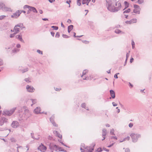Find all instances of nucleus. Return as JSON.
<instances>
[{
    "label": "nucleus",
    "instance_id": "f257e3e1",
    "mask_svg": "<svg viewBox=\"0 0 152 152\" xmlns=\"http://www.w3.org/2000/svg\"><path fill=\"white\" fill-rule=\"evenodd\" d=\"M115 5L116 7L112 6V7H109V11L112 12H115L120 10L121 7V4L120 2L118 1L116 3Z\"/></svg>",
    "mask_w": 152,
    "mask_h": 152
},
{
    "label": "nucleus",
    "instance_id": "f03ea898",
    "mask_svg": "<svg viewBox=\"0 0 152 152\" xmlns=\"http://www.w3.org/2000/svg\"><path fill=\"white\" fill-rule=\"evenodd\" d=\"M84 145L85 146V144H82L81 145V146L85 149V150H83V151H82V152H92L94 150L95 144L94 143H93L91 146L89 147L87 146L84 147Z\"/></svg>",
    "mask_w": 152,
    "mask_h": 152
},
{
    "label": "nucleus",
    "instance_id": "7ed1b4c3",
    "mask_svg": "<svg viewBox=\"0 0 152 152\" xmlns=\"http://www.w3.org/2000/svg\"><path fill=\"white\" fill-rule=\"evenodd\" d=\"M130 136L132 138V141L134 142H137L138 140V138L141 137L140 134L134 133H132L130 135Z\"/></svg>",
    "mask_w": 152,
    "mask_h": 152
},
{
    "label": "nucleus",
    "instance_id": "20e7f679",
    "mask_svg": "<svg viewBox=\"0 0 152 152\" xmlns=\"http://www.w3.org/2000/svg\"><path fill=\"white\" fill-rule=\"evenodd\" d=\"M16 109V107H14L10 110H6L4 112V115L5 114L8 116L11 115L14 112L15 110Z\"/></svg>",
    "mask_w": 152,
    "mask_h": 152
},
{
    "label": "nucleus",
    "instance_id": "39448f33",
    "mask_svg": "<svg viewBox=\"0 0 152 152\" xmlns=\"http://www.w3.org/2000/svg\"><path fill=\"white\" fill-rule=\"evenodd\" d=\"M22 34L20 33L19 34L15 36L16 39L23 43H24V41L22 39Z\"/></svg>",
    "mask_w": 152,
    "mask_h": 152
},
{
    "label": "nucleus",
    "instance_id": "423d86ee",
    "mask_svg": "<svg viewBox=\"0 0 152 152\" xmlns=\"http://www.w3.org/2000/svg\"><path fill=\"white\" fill-rule=\"evenodd\" d=\"M26 88L27 91L29 92H33L35 90L33 86L28 85L26 86Z\"/></svg>",
    "mask_w": 152,
    "mask_h": 152
},
{
    "label": "nucleus",
    "instance_id": "0eeeda50",
    "mask_svg": "<svg viewBox=\"0 0 152 152\" xmlns=\"http://www.w3.org/2000/svg\"><path fill=\"white\" fill-rule=\"evenodd\" d=\"M19 125L18 122L17 121H14L11 124V126L14 128H16Z\"/></svg>",
    "mask_w": 152,
    "mask_h": 152
},
{
    "label": "nucleus",
    "instance_id": "6e6552de",
    "mask_svg": "<svg viewBox=\"0 0 152 152\" xmlns=\"http://www.w3.org/2000/svg\"><path fill=\"white\" fill-rule=\"evenodd\" d=\"M47 147L45 146L43 144L41 143L40 145L37 148L38 150H39L42 151V150L43 151H46L47 150Z\"/></svg>",
    "mask_w": 152,
    "mask_h": 152
},
{
    "label": "nucleus",
    "instance_id": "1a4fd4ad",
    "mask_svg": "<svg viewBox=\"0 0 152 152\" xmlns=\"http://www.w3.org/2000/svg\"><path fill=\"white\" fill-rule=\"evenodd\" d=\"M21 12H20L19 10H18L15 13L13 14V15L11 16V18H17L20 15Z\"/></svg>",
    "mask_w": 152,
    "mask_h": 152
},
{
    "label": "nucleus",
    "instance_id": "9d476101",
    "mask_svg": "<svg viewBox=\"0 0 152 152\" xmlns=\"http://www.w3.org/2000/svg\"><path fill=\"white\" fill-rule=\"evenodd\" d=\"M106 6L107 9L109 11V7H112V2L111 0H106Z\"/></svg>",
    "mask_w": 152,
    "mask_h": 152
},
{
    "label": "nucleus",
    "instance_id": "9b49d317",
    "mask_svg": "<svg viewBox=\"0 0 152 152\" xmlns=\"http://www.w3.org/2000/svg\"><path fill=\"white\" fill-rule=\"evenodd\" d=\"M7 121V119L4 117H2L0 120V126H2L4 123H6Z\"/></svg>",
    "mask_w": 152,
    "mask_h": 152
},
{
    "label": "nucleus",
    "instance_id": "f8f14e48",
    "mask_svg": "<svg viewBox=\"0 0 152 152\" xmlns=\"http://www.w3.org/2000/svg\"><path fill=\"white\" fill-rule=\"evenodd\" d=\"M49 148L51 152H53V150H54V147H56V145L54 144L53 143H50L49 144Z\"/></svg>",
    "mask_w": 152,
    "mask_h": 152
},
{
    "label": "nucleus",
    "instance_id": "ddd939ff",
    "mask_svg": "<svg viewBox=\"0 0 152 152\" xmlns=\"http://www.w3.org/2000/svg\"><path fill=\"white\" fill-rule=\"evenodd\" d=\"M55 116L54 115H53L50 118V121L53 125L55 126H57V125L56 124L54 121V118Z\"/></svg>",
    "mask_w": 152,
    "mask_h": 152
},
{
    "label": "nucleus",
    "instance_id": "4468645a",
    "mask_svg": "<svg viewBox=\"0 0 152 152\" xmlns=\"http://www.w3.org/2000/svg\"><path fill=\"white\" fill-rule=\"evenodd\" d=\"M110 92L111 96V97H110V99H111V98L114 99L115 96V91L113 90H111L110 91Z\"/></svg>",
    "mask_w": 152,
    "mask_h": 152
},
{
    "label": "nucleus",
    "instance_id": "2eb2a0df",
    "mask_svg": "<svg viewBox=\"0 0 152 152\" xmlns=\"http://www.w3.org/2000/svg\"><path fill=\"white\" fill-rule=\"evenodd\" d=\"M40 108L39 107H37L35 108L34 110V112L37 114L38 113H43V112L41 113L40 112Z\"/></svg>",
    "mask_w": 152,
    "mask_h": 152
},
{
    "label": "nucleus",
    "instance_id": "dca6fc26",
    "mask_svg": "<svg viewBox=\"0 0 152 152\" xmlns=\"http://www.w3.org/2000/svg\"><path fill=\"white\" fill-rule=\"evenodd\" d=\"M53 133L56 135V136L58 137L60 139L62 137L61 135L58 133V132L56 131H53Z\"/></svg>",
    "mask_w": 152,
    "mask_h": 152
},
{
    "label": "nucleus",
    "instance_id": "f3484780",
    "mask_svg": "<svg viewBox=\"0 0 152 152\" xmlns=\"http://www.w3.org/2000/svg\"><path fill=\"white\" fill-rule=\"evenodd\" d=\"M18 27H19L20 28L21 30H23V28H25V27L23 25V23H20L16 25Z\"/></svg>",
    "mask_w": 152,
    "mask_h": 152
},
{
    "label": "nucleus",
    "instance_id": "a211bd4d",
    "mask_svg": "<svg viewBox=\"0 0 152 152\" xmlns=\"http://www.w3.org/2000/svg\"><path fill=\"white\" fill-rule=\"evenodd\" d=\"M14 32L16 34L19 33L20 31V28L18 27L17 26L15 25L14 28Z\"/></svg>",
    "mask_w": 152,
    "mask_h": 152
},
{
    "label": "nucleus",
    "instance_id": "6ab92c4d",
    "mask_svg": "<svg viewBox=\"0 0 152 152\" xmlns=\"http://www.w3.org/2000/svg\"><path fill=\"white\" fill-rule=\"evenodd\" d=\"M19 51V50L17 48H14L12 51L11 54L12 55H14L17 52Z\"/></svg>",
    "mask_w": 152,
    "mask_h": 152
},
{
    "label": "nucleus",
    "instance_id": "aec40b11",
    "mask_svg": "<svg viewBox=\"0 0 152 152\" xmlns=\"http://www.w3.org/2000/svg\"><path fill=\"white\" fill-rule=\"evenodd\" d=\"M29 10L30 11H32L34 13H37V11L36 9L34 7H30Z\"/></svg>",
    "mask_w": 152,
    "mask_h": 152
},
{
    "label": "nucleus",
    "instance_id": "412c9836",
    "mask_svg": "<svg viewBox=\"0 0 152 152\" xmlns=\"http://www.w3.org/2000/svg\"><path fill=\"white\" fill-rule=\"evenodd\" d=\"M3 11H11V9L10 8L7 7L6 6H5V7L4 8V9H3Z\"/></svg>",
    "mask_w": 152,
    "mask_h": 152
},
{
    "label": "nucleus",
    "instance_id": "4be33fe9",
    "mask_svg": "<svg viewBox=\"0 0 152 152\" xmlns=\"http://www.w3.org/2000/svg\"><path fill=\"white\" fill-rule=\"evenodd\" d=\"M140 9H134L133 10V12L136 14H140Z\"/></svg>",
    "mask_w": 152,
    "mask_h": 152
},
{
    "label": "nucleus",
    "instance_id": "5701e85b",
    "mask_svg": "<svg viewBox=\"0 0 152 152\" xmlns=\"http://www.w3.org/2000/svg\"><path fill=\"white\" fill-rule=\"evenodd\" d=\"M5 6V4L2 2H0V7L2 10Z\"/></svg>",
    "mask_w": 152,
    "mask_h": 152
},
{
    "label": "nucleus",
    "instance_id": "b1692460",
    "mask_svg": "<svg viewBox=\"0 0 152 152\" xmlns=\"http://www.w3.org/2000/svg\"><path fill=\"white\" fill-rule=\"evenodd\" d=\"M124 4L125 5V8L123 10H124L125 9L129 7V3L127 1H125L124 2Z\"/></svg>",
    "mask_w": 152,
    "mask_h": 152
},
{
    "label": "nucleus",
    "instance_id": "393cba45",
    "mask_svg": "<svg viewBox=\"0 0 152 152\" xmlns=\"http://www.w3.org/2000/svg\"><path fill=\"white\" fill-rule=\"evenodd\" d=\"M81 107L84 108L87 110H88V109L87 107H86V104L85 103H83L81 104Z\"/></svg>",
    "mask_w": 152,
    "mask_h": 152
},
{
    "label": "nucleus",
    "instance_id": "a878e982",
    "mask_svg": "<svg viewBox=\"0 0 152 152\" xmlns=\"http://www.w3.org/2000/svg\"><path fill=\"white\" fill-rule=\"evenodd\" d=\"M20 70L22 72V73H24L28 70V68H26L24 69H20Z\"/></svg>",
    "mask_w": 152,
    "mask_h": 152
},
{
    "label": "nucleus",
    "instance_id": "bb28decb",
    "mask_svg": "<svg viewBox=\"0 0 152 152\" xmlns=\"http://www.w3.org/2000/svg\"><path fill=\"white\" fill-rule=\"evenodd\" d=\"M31 101L33 104H32L31 105V106H32L33 104H35L37 102V100L36 99H31Z\"/></svg>",
    "mask_w": 152,
    "mask_h": 152
},
{
    "label": "nucleus",
    "instance_id": "cd10ccee",
    "mask_svg": "<svg viewBox=\"0 0 152 152\" xmlns=\"http://www.w3.org/2000/svg\"><path fill=\"white\" fill-rule=\"evenodd\" d=\"M130 139V137L129 136H127V137L124 138L123 140L122 141H120V142H123L126 141V140H129Z\"/></svg>",
    "mask_w": 152,
    "mask_h": 152
},
{
    "label": "nucleus",
    "instance_id": "c85d7f7f",
    "mask_svg": "<svg viewBox=\"0 0 152 152\" xmlns=\"http://www.w3.org/2000/svg\"><path fill=\"white\" fill-rule=\"evenodd\" d=\"M115 32L116 34H119L121 32V31L120 30H119L118 29H116L115 30Z\"/></svg>",
    "mask_w": 152,
    "mask_h": 152
},
{
    "label": "nucleus",
    "instance_id": "c756f323",
    "mask_svg": "<svg viewBox=\"0 0 152 152\" xmlns=\"http://www.w3.org/2000/svg\"><path fill=\"white\" fill-rule=\"evenodd\" d=\"M24 80L27 83H29L31 82V79L29 78H25L24 79Z\"/></svg>",
    "mask_w": 152,
    "mask_h": 152
},
{
    "label": "nucleus",
    "instance_id": "7c9ffc66",
    "mask_svg": "<svg viewBox=\"0 0 152 152\" xmlns=\"http://www.w3.org/2000/svg\"><path fill=\"white\" fill-rule=\"evenodd\" d=\"M134 7L135 9H140V7L139 6L136 5V4H134Z\"/></svg>",
    "mask_w": 152,
    "mask_h": 152
},
{
    "label": "nucleus",
    "instance_id": "2f4dec72",
    "mask_svg": "<svg viewBox=\"0 0 152 152\" xmlns=\"http://www.w3.org/2000/svg\"><path fill=\"white\" fill-rule=\"evenodd\" d=\"M130 10H131L130 9V8H129L127 10L124 11V12L123 13H128L130 12Z\"/></svg>",
    "mask_w": 152,
    "mask_h": 152
},
{
    "label": "nucleus",
    "instance_id": "473e14b6",
    "mask_svg": "<svg viewBox=\"0 0 152 152\" xmlns=\"http://www.w3.org/2000/svg\"><path fill=\"white\" fill-rule=\"evenodd\" d=\"M16 34L15 32L13 34H11L10 35V38H13L15 36V35Z\"/></svg>",
    "mask_w": 152,
    "mask_h": 152
},
{
    "label": "nucleus",
    "instance_id": "72a5a7b5",
    "mask_svg": "<svg viewBox=\"0 0 152 152\" xmlns=\"http://www.w3.org/2000/svg\"><path fill=\"white\" fill-rule=\"evenodd\" d=\"M73 26L72 25H70L68 26V29L72 30L73 29Z\"/></svg>",
    "mask_w": 152,
    "mask_h": 152
},
{
    "label": "nucleus",
    "instance_id": "f704fd0d",
    "mask_svg": "<svg viewBox=\"0 0 152 152\" xmlns=\"http://www.w3.org/2000/svg\"><path fill=\"white\" fill-rule=\"evenodd\" d=\"M137 20L136 19H133L131 20L132 23H135L137 22Z\"/></svg>",
    "mask_w": 152,
    "mask_h": 152
},
{
    "label": "nucleus",
    "instance_id": "c9c22d12",
    "mask_svg": "<svg viewBox=\"0 0 152 152\" xmlns=\"http://www.w3.org/2000/svg\"><path fill=\"white\" fill-rule=\"evenodd\" d=\"M87 71V70H84L83 71V74H82V75L81 76V77H83V76L84 75H85L86 73V72H87V71Z\"/></svg>",
    "mask_w": 152,
    "mask_h": 152
},
{
    "label": "nucleus",
    "instance_id": "e433bc0d",
    "mask_svg": "<svg viewBox=\"0 0 152 152\" xmlns=\"http://www.w3.org/2000/svg\"><path fill=\"white\" fill-rule=\"evenodd\" d=\"M52 28H53L54 30H57L58 29V27L57 26H53L51 27Z\"/></svg>",
    "mask_w": 152,
    "mask_h": 152
},
{
    "label": "nucleus",
    "instance_id": "4c0bfd02",
    "mask_svg": "<svg viewBox=\"0 0 152 152\" xmlns=\"http://www.w3.org/2000/svg\"><path fill=\"white\" fill-rule=\"evenodd\" d=\"M144 0H138L137 2L139 4H141L143 3Z\"/></svg>",
    "mask_w": 152,
    "mask_h": 152
},
{
    "label": "nucleus",
    "instance_id": "58836bf2",
    "mask_svg": "<svg viewBox=\"0 0 152 152\" xmlns=\"http://www.w3.org/2000/svg\"><path fill=\"white\" fill-rule=\"evenodd\" d=\"M114 131L113 129H112L110 130V134L111 135H115V134H114Z\"/></svg>",
    "mask_w": 152,
    "mask_h": 152
},
{
    "label": "nucleus",
    "instance_id": "ea45409f",
    "mask_svg": "<svg viewBox=\"0 0 152 152\" xmlns=\"http://www.w3.org/2000/svg\"><path fill=\"white\" fill-rule=\"evenodd\" d=\"M4 62L2 59L0 58V66L3 65Z\"/></svg>",
    "mask_w": 152,
    "mask_h": 152
},
{
    "label": "nucleus",
    "instance_id": "a19ab883",
    "mask_svg": "<svg viewBox=\"0 0 152 152\" xmlns=\"http://www.w3.org/2000/svg\"><path fill=\"white\" fill-rule=\"evenodd\" d=\"M62 37L63 38H68L69 37V36L64 34L62 35Z\"/></svg>",
    "mask_w": 152,
    "mask_h": 152
},
{
    "label": "nucleus",
    "instance_id": "79ce46f5",
    "mask_svg": "<svg viewBox=\"0 0 152 152\" xmlns=\"http://www.w3.org/2000/svg\"><path fill=\"white\" fill-rule=\"evenodd\" d=\"M129 53H126V58L125 61V62L126 63V62L127 61V60L128 58L129 57Z\"/></svg>",
    "mask_w": 152,
    "mask_h": 152
},
{
    "label": "nucleus",
    "instance_id": "37998d69",
    "mask_svg": "<svg viewBox=\"0 0 152 152\" xmlns=\"http://www.w3.org/2000/svg\"><path fill=\"white\" fill-rule=\"evenodd\" d=\"M64 149H62L61 147H59L58 148V150L59 151H64L63 150Z\"/></svg>",
    "mask_w": 152,
    "mask_h": 152
},
{
    "label": "nucleus",
    "instance_id": "c03bdc74",
    "mask_svg": "<svg viewBox=\"0 0 152 152\" xmlns=\"http://www.w3.org/2000/svg\"><path fill=\"white\" fill-rule=\"evenodd\" d=\"M102 150L101 148H98L97 150V151L98 152H101L102 151Z\"/></svg>",
    "mask_w": 152,
    "mask_h": 152
},
{
    "label": "nucleus",
    "instance_id": "a18cd8bd",
    "mask_svg": "<svg viewBox=\"0 0 152 152\" xmlns=\"http://www.w3.org/2000/svg\"><path fill=\"white\" fill-rule=\"evenodd\" d=\"M119 74V73H116V74H115L114 76V77L115 78H116V79H117L118 78V75Z\"/></svg>",
    "mask_w": 152,
    "mask_h": 152
},
{
    "label": "nucleus",
    "instance_id": "49530a36",
    "mask_svg": "<svg viewBox=\"0 0 152 152\" xmlns=\"http://www.w3.org/2000/svg\"><path fill=\"white\" fill-rule=\"evenodd\" d=\"M60 37V34L59 32H57L56 33V35L55 36V37H56L58 38Z\"/></svg>",
    "mask_w": 152,
    "mask_h": 152
},
{
    "label": "nucleus",
    "instance_id": "de8ad7c7",
    "mask_svg": "<svg viewBox=\"0 0 152 152\" xmlns=\"http://www.w3.org/2000/svg\"><path fill=\"white\" fill-rule=\"evenodd\" d=\"M37 52L40 54H42V51L40 50H37Z\"/></svg>",
    "mask_w": 152,
    "mask_h": 152
},
{
    "label": "nucleus",
    "instance_id": "09e8293b",
    "mask_svg": "<svg viewBox=\"0 0 152 152\" xmlns=\"http://www.w3.org/2000/svg\"><path fill=\"white\" fill-rule=\"evenodd\" d=\"M133 124L132 123H129V126L130 128H132L133 126Z\"/></svg>",
    "mask_w": 152,
    "mask_h": 152
},
{
    "label": "nucleus",
    "instance_id": "8fccbe9b",
    "mask_svg": "<svg viewBox=\"0 0 152 152\" xmlns=\"http://www.w3.org/2000/svg\"><path fill=\"white\" fill-rule=\"evenodd\" d=\"M31 6H29L28 5H25L24 6V8H29V9H30V7Z\"/></svg>",
    "mask_w": 152,
    "mask_h": 152
},
{
    "label": "nucleus",
    "instance_id": "3c124183",
    "mask_svg": "<svg viewBox=\"0 0 152 152\" xmlns=\"http://www.w3.org/2000/svg\"><path fill=\"white\" fill-rule=\"evenodd\" d=\"M125 23L126 24H131L132 23L131 22V20L130 21H126Z\"/></svg>",
    "mask_w": 152,
    "mask_h": 152
},
{
    "label": "nucleus",
    "instance_id": "603ef678",
    "mask_svg": "<svg viewBox=\"0 0 152 152\" xmlns=\"http://www.w3.org/2000/svg\"><path fill=\"white\" fill-rule=\"evenodd\" d=\"M125 152H130V150L129 148H126L125 150Z\"/></svg>",
    "mask_w": 152,
    "mask_h": 152
},
{
    "label": "nucleus",
    "instance_id": "864d4df0",
    "mask_svg": "<svg viewBox=\"0 0 152 152\" xmlns=\"http://www.w3.org/2000/svg\"><path fill=\"white\" fill-rule=\"evenodd\" d=\"M103 150L104 151H107V152H108L109 151V149H107L106 148H103Z\"/></svg>",
    "mask_w": 152,
    "mask_h": 152
},
{
    "label": "nucleus",
    "instance_id": "5fc2aeb1",
    "mask_svg": "<svg viewBox=\"0 0 152 152\" xmlns=\"http://www.w3.org/2000/svg\"><path fill=\"white\" fill-rule=\"evenodd\" d=\"M58 146L56 145V147L55 146V147H54V149H56L55 151H58Z\"/></svg>",
    "mask_w": 152,
    "mask_h": 152
},
{
    "label": "nucleus",
    "instance_id": "6e6d98bb",
    "mask_svg": "<svg viewBox=\"0 0 152 152\" xmlns=\"http://www.w3.org/2000/svg\"><path fill=\"white\" fill-rule=\"evenodd\" d=\"M34 134L33 133H31V138L34 139H35V138L34 136V135H33Z\"/></svg>",
    "mask_w": 152,
    "mask_h": 152
},
{
    "label": "nucleus",
    "instance_id": "4d7b16f0",
    "mask_svg": "<svg viewBox=\"0 0 152 152\" xmlns=\"http://www.w3.org/2000/svg\"><path fill=\"white\" fill-rule=\"evenodd\" d=\"M111 139H115V140H117V137H113V136H112L111 137Z\"/></svg>",
    "mask_w": 152,
    "mask_h": 152
},
{
    "label": "nucleus",
    "instance_id": "13d9d810",
    "mask_svg": "<svg viewBox=\"0 0 152 152\" xmlns=\"http://www.w3.org/2000/svg\"><path fill=\"white\" fill-rule=\"evenodd\" d=\"M17 151L18 152H19V150H18V148H20L21 149H23V147H22V146L18 147H17Z\"/></svg>",
    "mask_w": 152,
    "mask_h": 152
},
{
    "label": "nucleus",
    "instance_id": "bf43d9fd",
    "mask_svg": "<svg viewBox=\"0 0 152 152\" xmlns=\"http://www.w3.org/2000/svg\"><path fill=\"white\" fill-rule=\"evenodd\" d=\"M82 42L84 43H86V44H88L89 43V42L86 41V40L82 41Z\"/></svg>",
    "mask_w": 152,
    "mask_h": 152
},
{
    "label": "nucleus",
    "instance_id": "052dcab7",
    "mask_svg": "<svg viewBox=\"0 0 152 152\" xmlns=\"http://www.w3.org/2000/svg\"><path fill=\"white\" fill-rule=\"evenodd\" d=\"M91 1L90 0H89L88 1H86L85 2V4H86L87 5H88V4H89V2H90V1Z\"/></svg>",
    "mask_w": 152,
    "mask_h": 152
},
{
    "label": "nucleus",
    "instance_id": "680f3d73",
    "mask_svg": "<svg viewBox=\"0 0 152 152\" xmlns=\"http://www.w3.org/2000/svg\"><path fill=\"white\" fill-rule=\"evenodd\" d=\"M114 144V142L111 145L108 146L107 147L108 148H110V147H111Z\"/></svg>",
    "mask_w": 152,
    "mask_h": 152
},
{
    "label": "nucleus",
    "instance_id": "e2e57ef3",
    "mask_svg": "<svg viewBox=\"0 0 152 152\" xmlns=\"http://www.w3.org/2000/svg\"><path fill=\"white\" fill-rule=\"evenodd\" d=\"M77 4L78 5L80 6L81 5V4L80 3V1H77Z\"/></svg>",
    "mask_w": 152,
    "mask_h": 152
},
{
    "label": "nucleus",
    "instance_id": "0e129e2a",
    "mask_svg": "<svg viewBox=\"0 0 152 152\" xmlns=\"http://www.w3.org/2000/svg\"><path fill=\"white\" fill-rule=\"evenodd\" d=\"M5 16L4 15L1 16H0V20H1L5 17Z\"/></svg>",
    "mask_w": 152,
    "mask_h": 152
},
{
    "label": "nucleus",
    "instance_id": "69168bd1",
    "mask_svg": "<svg viewBox=\"0 0 152 152\" xmlns=\"http://www.w3.org/2000/svg\"><path fill=\"white\" fill-rule=\"evenodd\" d=\"M55 90L57 91H59L61 90V89L60 88H55Z\"/></svg>",
    "mask_w": 152,
    "mask_h": 152
},
{
    "label": "nucleus",
    "instance_id": "338daca9",
    "mask_svg": "<svg viewBox=\"0 0 152 152\" xmlns=\"http://www.w3.org/2000/svg\"><path fill=\"white\" fill-rule=\"evenodd\" d=\"M102 132H104V133H107V131L105 129H104L102 130Z\"/></svg>",
    "mask_w": 152,
    "mask_h": 152
},
{
    "label": "nucleus",
    "instance_id": "774afa93",
    "mask_svg": "<svg viewBox=\"0 0 152 152\" xmlns=\"http://www.w3.org/2000/svg\"><path fill=\"white\" fill-rule=\"evenodd\" d=\"M16 47L18 48H19L20 47V45L19 44H18L16 45Z\"/></svg>",
    "mask_w": 152,
    "mask_h": 152
}]
</instances>
